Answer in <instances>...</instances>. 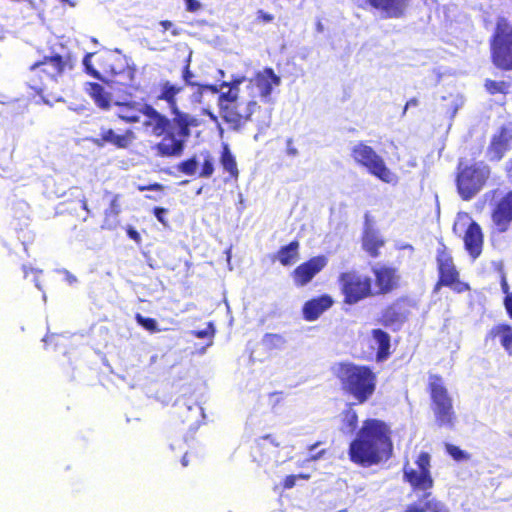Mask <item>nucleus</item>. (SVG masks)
I'll list each match as a JSON object with an SVG mask.
<instances>
[{
  "instance_id": "1",
  "label": "nucleus",
  "mask_w": 512,
  "mask_h": 512,
  "mask_svg": "<svg viewBox=\"0 0 512 512\" xmlns=\"http://www.w3.org/2000/svg\"><path fill=\"white\" fill-rule=\"evenodd\" d=\"M242 79H231L223 81L221 88H227V91L221 92L218 96V106L220 115L231 129L239 131L249 121H253L252 116L258 111L255 119L259 131L267 129L271 124L272 109L261 111L258 102L251 98L247 92H243Z\"/></svg>"
},
{
  "instance_id": "2",
  "label": "nucleus",
  "mask_w": 512,
  "mask_h": 512,
  "mask_svg": "<svg viewBox=\"0 0 512 512\" xmlns=\"http://www.w3.org/2000/svg\"><path fill=\"white\" fill-rule=\"evenodd\" d=\"M144 126H152V134L162 136L154 146L156 154L161 157H180L191 136V127L198 126V120L191 114H176L172 118L161 114L154 107L144 104Z\"/></svg>"
},
{
  "instance_id": "3",
  "label": "nucleus",
  "mask_w": 512,
  "mask_h": 512,
  "mask_svg": "<svg viewBox=\"0 0 512 512\" xmlns=\"http://www.w3.org/2000/svg\"><path fill=\"white\" fill-rule=\"evenodd\" d=\"M392 449L388 426L380 420L368 419L350 443L349 457L355 464L370 467L387 460Z\"/></svg>"
},
{
  "instance_id": "4",
  "label": "nucleus",
  "mask_w": 512,
  "mask_h": 512,
  "mask_svg": "<svg viewBox=\"0 0 512 512\" xmlns=\"http://www.w3.org/2000/svg\"><path fill=\"white\" fill-rule=\"evenodd\" d=\"M336 374L343 390L359 403L367 401L375 390V374L366 366L343 363L338 366Z\"/></svg>"
},
{
  "instance_id": "5",
  "label": "nucleus",
  "mask_w": 512,
  "mask_h": 512,
  "mask_svg": "<svg viewBox=\"0 0 512 512\" xmlns=\"http://www.w3.org/2000/svg\"><path fill=\"white\" fill-rule=\"evenodd\" d=\"M490 173V167L482 161L472 164L460 161L456 178L460 197L466 201L475 197L484 187Z\"/></svg>"
},
{
  "instance_id": "6",
  "label": "nucleus",
  "mask_w": 512,
  "mask_h": 512,
  "mask_svg": "<svg viewBox=\"0 0 512 512\" xmlns=\"http://www.w3.org/2000/svg\"><path fill=\"white\" fill-rule=\"evenodd\" d=\"M491 59L493 64L504 71L512 70V26L500 19L492 36Z\"/></svg>"
},
{
  "instance_id": "7",
  "label": "nucleus",
  "mask_w": 512,
  "mask_h": 512,
  "mask_svg": "<svg viewBox=\"0 0 512 512\" xmlns=\"http://www.w3.org/2000/svg\"><path fill=\"white\" fill-rule=\"evenodd\" d=\"M355 162L365 167L372 175L385 183H396L397 176L386 166L375 150L363 142H357L351 149Z\"/></svg>"
},
{
  "instance_id": "8",
  "label": "nucleus",
  "mask_w": 512,
  "mask_h": 512,
  "mask_svg": "<svg viewBox=\"0 0 512 512\" xmlns=\"http://www.w3.org/2000/svg\"><path fill=\"white\" fill-rule=\"evenodd\" d=\"M429 387L436 422L439 426L452 428L456 416L453 409L452 398L444 385L443 379L439 376H431L429 379Z\"/></svg>"
},
{
  "instance_id": "9",
  "label": "nucleus",
  "mask_w": 512,
  "mask_h": 512,
  "mask_svg": "<svg viewBox=\"0 0 512 512\" xmlns=\"http://www.w3.org/2000/svg\"><path fill=\"white\" fill-rule=\"evenodd\" d=\"M67 67L72 68L68 59L64 60L60 55L45 57L43 61L37 62L31 66V73L33 75H44V77H41V82L38 83L34 80H30L28 85L36 93L42 94L44 90L50 87V84L58 82V78Z\"/></svg>"
},
{
  "instance_id": "10",
  "label": "nucleus",
  "mask_w": 512,
  "mask_h": 512,
  "mask_svg": "<svg viewBox=\"0 0 512 512\" xmlns=\"http://www.w3.org/2000/svg\"><path fill=\"white\" fill-rule=\"evenodd\" d=\"M232 79H242L243 92H247L251 98H261L264 103H272L271 93L275 87L280 86L281 78L274 73L271 68H265L255 74L253 78L233 77Z\"/></svg>"
},
{
  "instance_id": "11",
  "label": "nucleus",
  "mask_w": 512,
  "mask_h": 512,
  "mask_svg": "<svg viewBox=\"0 0 512 512\" xmlns=\"http://www.w3.org/2000/svg\"><path fill=\"white\" fill-rule=\"evenodd\" d=\"M339 283L344 302L356 304L371 294V278L356 271L341 273Z\"/></svg>"
},
{
  "instance_id": "12",
  "label": "nucleus",
  "mask_w": 512,
  "mask_h": 512,
  "mask_svg": "<svg viewBox=\"0 0 512 512\" xmlns=\"http://www.w3.org/2000/svg\"><path fill=\"white\" fill-rule=\"evenodd\" d=\"M404 478L415 491H428L433 487V479L430 473V455L421 452L416 461L404 466Z\"/></svg>"
},
{
  "instance_id": "13",
  "label": "nucleus",
  "mask_w": 512,
  "mask_h": 512,
  "mask_svg": "<svg viewBox=\"0 0 512 512\" xmlns=\"http://www.w3.org/2000/svg\"><path fill=\"white\" fill-rule=\"evenodd\" d=\"M437 263L440 279L436 284L435 291H438L440 286L451 287L454 291L461 293L468 290V285L459 281V274L453 263V259L446 251V247L441 244L437 250Z\"/></svg>"
},
{
  "instance_id": "14",
  "label": "nucleus",
  "mask_w": 512,
  "mask_h": 512,
  "mask_svg": "<svg viewBox=\"0 0 512 512\" xmlns=\"http://www.w3.org/2000/svg\"><path fill=\"white\" fill-rule=\"evenodd\" d=\"M512 129L502 127L491 139L486 156L490 161H499L510 149Z\"/></svg>"
},
{
  "instance_id": "15",
  "label": "nucleus",
  "mask_w": 512,
  "mask_h": 512,
  "mask_svg": "<svg viewBox=\"0 0 512 512\" xmlns=\"http://www.w3.org/2000/svg\"><path fill=\"white\" fill-rule=\"evenodd\" d=\"M326 264V257L317 256L299 265L293 272L296 285L304 286L308 284L313 277L326 266Z\"/></svg>"
},
{
  "instance_id": "16",
  "label": "nucleus",
  "mask_w": 512,
  "mask_h": 512,
  "mask_svg": "<svg viewBox=\"0 0 512 512\" xmlns=\"http://www.w3.org/2000/svg\"><path fill=\"white\" fill-rule=\"evenodd\" d=\"M492 220L498 232L503 233L508 229L512 222V191L498 202L492 213Z\"/></svg>"
},
{
  "instance_id": "17",
  "label": "nucleus",
  "mask_w": 512,
  "mask_h": 512,
  "mask_svg": "<svg viewBox=\"0 0 512 512\" xmlns=\"http://www.w3.org/2000/svg\"><path fill=\"white\" fill-rule=\"evenodd\" d=\"M183 86L173 84L168 80L159 82L157 86V99L167 103L168 109L172 115L187 114L178 108L176 96L182 92Z\"/></svg>"
},
{
  "instance_id": "18",
  "label": "nucleus",
  "mask_w": 512,
  "mask_h": 512,
  "mask_svg": "<svg viewBox=\"0 0 512 512\" xmlns=\"http://www.w3.org/2000/svg\"><path fill=\"white\" fill-rule=\"evenodd\" d=\"M464 244L466 250L474 259L481 254L483 234L480 226L476 222H471L468 226L464 236Z\"/></svg>"
},
{
  "instance_id": "19",
  "label": "nucleus",
  "mask_w": 512,
  "mask_h": 512,
  "mask_svg": "<svg viewBox=\"0 0 512 512\" xmlns=\"http://www.w3.org/2000/svg\"><path fill=\"white\" fill-rule=\"evenodd\" d=\"M423 492V497L408 506L405 512H449V508L446 504L435 498H430V492Z\"/></svg>"
},
{
  "instance_id": "20",
  "label": "nucleus",
  "mask_w": 512,
  "mask_h": 512,
  "mask_svg": "<svg viewBox=\"0 0 512 512\" xmlns=\"http://www.w3.org/2000/svg\"><path fill=\"white\" fill-rule=\"evenodd\" d=\"M333 300L328 295L307 301L303 306V316L308 321L316 320L324 311L330 308Z\"/></svg>"
},
{
  "instance_id": "21",
  "label": "nucleus",
  "mask_w": 512,
  "mask_h": 512,
  "mask_svg": "<svg viewBox=\"0 0 512 512\" xmlns=\"http://www.w3.org/2000/svg\"><path fill=\"white\" fill-rule=\"evenodd\" d=\"M366 2L384 13L386 17L397 18L403 14L408 0H366Z\"/></svg>"
},
{
  "instance_id": "22",
  "label": "nucleus",
  "mask_w": 512,
  "mask_h": 512,
  "mask_svg": "<svg viewBox=\"0 0 512 512\" xmlns=\"http://www.w3.org/2000/svg\"><path fill=\"white\" fill-rule=\"evenodd\" d=\"M384 244L380 238L379 232L375 230L369 223L365 224V230L363 235V248L372 257L378 255V249Z\"/></svg>"
},
{
  "instance_id": "23",
  "label": "nucleus",
  "mask_w": 512,
  "mask_h": 512,
  "mask_svg": "<svg viewBox=\"0 0 512 512\" xmlns=\"http://www.w3.org/2000/svg\"><path fill=\"white\" fill-rule=\"evenodd\" d=\"M119 54L120 51L118 49L115 51L108 50L101 54L100 59L103 63V70L105 73L118 75V70L124 68V61Z\"/></svg>"
},
{
  "instance_id": "24",
  "label": "nucleus",
  "mask_w": 512,
  "mask_h": 512,
  "mask_svg": "<svg viewBox=\"0 0 512 512\" xmlns=\"http://www.w3.org/2000/svg\"><path fill=\"white\" fill-rule=\"evenodd\" d=\"M376 282L382 292L392 290L397 282L396 271L392 268L381 267L374 270Z\"/></svg>"
},
{
  "instance_id": "25",
  "label": "nucleus",
  "mask_w": 512,
  "mask_h": 512,
  "mask_svg": "<svg viewBox=\"0 0 512 512\" xmlns=\"http://www.w3.org/2000/svg\"><path fill=\"white\" fill-rule=\"evenodd\" d=\"M143 107L144 104H122L118 106L116 113L120 119L127 123H137L144 116Z\"/></svg>"
},
{
  "instance_id": "26",
  "label": "nucleus",
  "mask_w": 512,
  "mask_h": 512,
  "mask_svg": "<svg viewBox=\"0 0 512 512\" xmlns=\"http://www.w3.org/2000/svg\"><path fill=\"white\" fill-rule=\"evenodd\" d=\"M275 258L283 266L294 264L299 258V242L292 241L288 245L281 247Z\"/></svg>"
},
{
  "instance_id": "27",
  "label": "nucleus",
  "mask_w": 512,
  "mask_h": 512,
  "mask_svg": "<svg viewBox=\"0 0 512 512\" xmlns=\"http://www.w3.org/2000/svg\"><path fill=\"white\" fill-rule=\"evenodd\" d=\"M490 335L498 337L505 351L512 355V327L510 325L498 324L491 329Z\"/></svg>"
},
{
  "instance_id": "28",
  "label": "nucleus",
  "mask_w": 512,
  "mask_h": 512,
  "mask_svg": "<svg viewBox=\"0 0 512 512\" xmlns=\"http://www.w3.org/2000/svg\"><path fill=\"white\" fill-rule=\"evenodd\" d=\"M100 135L103 141L111 143L118 148H126L131 141L132 132L128 131L125 135H118L112 129H102Z\"/></svg>"
},
{
  "instance_id": "29",
  "label": "nucleus",
  "mask_w": 512,
  "mask_h": 512,
  "mask_svg": "<svg viewBox=\"0 0 512 512\" xmlns=\"http://www.w3.org/2000/svg\"><path fill=\"white\" fill-rule=\"evenodd\" d=\"M220 162L223 166V169L228 172L232 178L238 177L239 171L237 168V163L228 145H224L223 147Z\"/></svg>"
},
{
  "instance_id": "30",
  "label": "nucleus",
  "mask_w": 512,
  "mask_h": 512,
  "mask_svg": "<svg viewBox=\"0 0 512 512\" xmlns=\"http://www.w3.org/2000/svg\"><path fill=\"white\" fill-rule=\"evenodd\" d=\"M193 88H195V90L191 94V100L194 103H201L206 92H210L211 94H220L224 90V88H221V84L217 86L197 83Z\"/></svg>"
},
{
  "instance_id": "31",
  "label": "nucleus",
  "mask_w": 512,
  "mask_h": 512,
  "mask_svg": "<svg viewBox=\"0 0 512 512\" xmlns=\"http://www.w3.org/2000/svg\"><path fill=\"white\" fill-rule=\"evenodd\" d=\"M374 342L378 345V355L386 354L390 347L389 335L381 329H374L372 331Z\"/></svg>"
},
{
  "instance_id": "32",
  "label": "nucleus",
  "mask_w": 512,
  "mask_h": 512,
  "mask_svg": "<svg viewBox=\"0 0 512 512\" xmlns=\"http://www.w3.org/2000/svg\"><path fill=\"white\" fill-rule=\"evenodd\" d=\"M383 319L387 325L400 324L404 320V314L398 305H393L385 311Z\"/></svg>"
},
{
  "instance_id": "33",
  "label": "nucleus",
  "mask_w": 512,
  "mask_h": 512,
  "mask_svg": "<svg viewBox=\"0 0 512 512\" xmlns=\"http://www.w3.org/2000/svg\"><path fill=\"white\" fill-rule=\"evenodd\" d=\"M358 422L357 414L354 410L348 409L343 415L342 430L344 433L351 434L354 432Z\"/></svg>"
},
{
  "instance_id": "34",
  "label": "nucleus",
  "mask_w": 512,
  "mask_h": 512,
  "mask_svg": "<svg viewBox=\"0 0 512 512\" xmlns=\"http://www.w3.org/2000/svg\"><path fill=\"white\" fill-rule=\"evenodd\" d=\"M511 87L510 82L508 81H493L486 80L485 88L490 94H506Z\"/></svg>"
},
{
  "instance_id": "35",
  "label": "nucleus",
  "mask_w": 512,
  "mask_h": 512,
  "mask_svg": "<svg viewBox=\"0 0 512 512\" xmlns=\"http://www.w3.org/2000/svg\"><path fill=\"white\" fill-rule=\"evenodd\" d=\"M199 165H200V160L198 159L197 156H194L190 159H187V160L181 162L178 165V170L185 175L193 176L196 174Z\"/></svg>"
},
{
  "instance_id": "36",
  "label": "nucleus",
  "mask_w": 512,
  "mask_h": 512,
  "mask_svg": "<svg viewBox=\"0 0 512 512\" xmlns=\"http://www.w3.org/2000/svg\"><path fill=\"white\" fill-rule=\"evenodd\" d=\"M199 157L203 159L202 163L200 162V164L202 165V169L199 173V177H211V175L214 172L213 158L208 152H202Z\"/></svg>"
},
{
  "instance_id": "37",
  "label": "nucleus",
  "mask_w": 512,
  "mask_h": 512,
  "mask_svg": "<svg viewBox=\"0 0 512 512\" xmlns=\"http://www.w3.org/2000/svg\"><path fill=\"white\" fill-rule=\"evenodd\" d=\"M215 332H216V330H215L213 323L209 322L205 329L192 330L189 332V334H191L197 338L208 339L207 346H212Z\"/></svg>"
},
{
  "instance_id": "38",
  "label": "nucleus",
  "mask_w": 512,
  "mask_h": 512,
  "mask_svg": "<svg viewBox=\"0 0 512 512\" xmlns=\"http://www.w3.org/2000/svg\"><path fill=\"white\" fill-rule=\"evenodd\" d=\"M265 347L269 349H281L285 344V339L279 334H265L262 340Z\"/></svg>"
},
{
  "instance_id": "39",
  "label": "nucleus",
  "mask_w": 512,
  "mask_h": 512,
  "mask_svg": "<svg viewBox=\"0 0 512 512\" xmlns=\"http://www.w3.org/2000/svg\"><path fill=\"white\" fill-rule=\"evenodd\" d=\"M137 323L146 329L149 332L155 333L160 332L161 330L158 328V324L155 319L144 317L141 314H136Z\"/></svg>"
},
{
  "instance_id": "40",
  "label": "nucleus",
  "mask_w": 512,
  "mask_h": 512,
  "mask_svg": "<svg viewBox=\"0 0 512 512\" xmlns=\"http://www.w3.org/2000/svg\"><path fill=\"white\" fill-rule=\"evenodd\" d=\"M92 89H93V97L95 99L96 104L103 109L108 108L109 100L106 97L105 93L103 92L102 87L100 85L96 84L92 87Z\"/></svg>"
},
{
  "instance_id": "41",
  "label": "nucleus",
  "mask_w": 512,
  "mask_h": 512,
  "mask_svg": "<svg viewBox=\"0 0 512 512\" xmlns=\"http://www.w3.org/2000/svg\"><path fill=\"white\" fill-rule=\"evenodd\" d=\"M446 450L449 453V455L457 461L468 459L467 453L457 446H454L452 444H446Z\"/></svg>"
},
{
  "instance_id": "42",
  "label": "nucleus",
  "mask_w": 512,
  "mask_h": 512,
  "mask_svg": "<svg viewBox=\"0 0 512 512\" xmlns=\"http://www.w3.org/2000/svg\"><path fill=\"white\" fill-rule=\"evenodd\" d=\"M94 53H87L85 55V57L83 58V65L85 67V70L88 74H90L91 76L97 78V79H101L98 71H96L94 69V67L92 66V63H91V58L93 57Z\"/></svg>"
},
{
  "instance_id": "43",
  "label": "nucleus",
  "mask_w": 512,
  "mask_h": 512,
  "mask_svg": "<svg viewBox=\"0 0 512 512\" xmlns=\"http://www.w3.org/2000/svg\"><path fill=\"white\" fill-rule=\"evenodd\" d=\"M182 78L187 86L194 87L197 82H194L192 79L194 78V74L189 69V64L183 70Z\"/></svg>"
},
{
  "instance_id": "44",
  "label": "nucleus",
  "mask_w": 512,
  "mask_h": 512,
  "mask_svg": "<svg viewBox=\"0 0 512 512\" xmlns=\"http://www.w3.org/2000/svg\"><path fill=\"white\" fill-rule=\"evenodd\" d=\"M184 1L186 3V9L189 12H196L201 7L200 2L197 0H184Z\"/></svg>"
},
{
  "instance_id": "45",
  "label": "nucleus",
  "mask_w": 512,
  "mask_h": 512,
  "mask_svg": "<svg viewBox=\"0 0 512 512\" xmlns=\"http://www.w3.org/2000/svg\"><path fill=\"white\" fill-rule=\"evenodd\" d=\"M166 213H167V210H166V209H164V208L156 207V208L154 209V215H155V217L157 218V220H158L159 222H161V223H162V224H164V225L166 224V221H165V219H164V215H165Z\"/></svg>"
},
{
  "instance_id": "46",
  "label": "nucleus",
  "mask_w": 512,
  "mask_h": 512,
  "mask_svg": "<svg viewBox=\"0 0 512 512\" xmlns=\"http://www.w3.org/2000/svg\"><path fill=\"white\" fill-rule=\"evenodd\" d=\"M287 154L289 156H297L298 150L293 146L292 139L287 140Z\"/></svg>"
},
{
  "instance_id": "47",
  "label": "nucleus",
  "mask_w": 512,
  "mask_h": 512,
  "mask_svg": "<svg viewBox=\"0 0 512 512\" xmlns=\"http://www.w3.org/2000/svg\"><path fill=\"white\" fill-rule=\"evenodd\" d=\"M62 272H63V274L65 275V280L67 281V283H68L69 285H73V284L77 283V278H76V276H74L73 274H71V273H70L69 271H67V270H63Z\"/></svg>"
},
{
  "instance_id": "48",
  "label": "nucleus",
  "mask_w": 512,
  "mask_h": 512,
  "mask_svg": "<svg viewBox=\"0 0 512 512\" xmlns=\"http://www.w3.org/2000/svg\"><path fill=\"white\" fill-rule=\"evenodd\" d=\"M264 441H268L271 445L275 446V447H279L280 446V442L277 440V438L273 435H265L263 436L262 438Z\"/></svg>"
},
{
  "instance_id": "49",
  "label": "nucleus",
  "mask_w": 512,
  "mask_h": 512,
  "mask_svg": "<svg viewBox=\"0 0 512 512\" xmlns=\"http://www.w3.org/2000/svg\"><path fill=\"white\" fill-rule=\"evenodd\" d=\"M258 18L263 20L264 22H271L273 20V16L265 13L264 11H258Z\"/></svg>"
},
{
  "instance_id": "50",
  "label": "nucleus",
  "mask_w": 512,
  "mask_h": 512,
  "mask_svg": "<svg viewBox=\"0 0 512 512\" xmlns=\"http://www.w3.org/2000/svg\"><path fill=\"white\" fill-rule=\"evenodd\" d=\"M295 480H296L295 476H288L285 479V483H284L285 488H288V489L292 488L295 485Z\"/></svg>"
},
{
  "instance_id": "51",
  "label": "nucleus",
  "mask_w": 512,
  "mask_h": 512,
  "mask_svg": "<svg viewBox=\"0 0 512 512\" xmlns=\"http://www.w3.org/2000/svg\"><path fill=\"white\" fill-rule=\"evenodd\" d=\"M189 411H194L197 415L204 416L203 414V408L199 405H195L194 407L188 406Z\"/></svg>"
},
{
  "instance_id": "52",
  "label": "nucleus",
  "mask_w": 512,
  "mask_h": 512,
  "mask_svg": "<svg viewBox=\"0 0 512 512\" xmlns=\"http://www.w3.org/2000/svg\"><path fill=\"white\" fill-rule=\"evenodd\" d=\"M501 289H502L503 293H505V294H506V296H507L508 294H510V292H509V286H508V283H507V281H506V279H505V278H502V281H501Z\"/></svg>"
},
{
  "instance_id": "53",
  "label": "nucleus",
  "mask_w": 512,
  "mask_h": 512,
  "mask_svg": "<svg viewBox=\"0 0 512 512\" xmlns=\"http://www.w3.org/2000/svg\"><path fill=\"white\" fill-rule=\"evenodd\" d=\"M418 105V100L416 98H412L410 99L406 105H405V108H404V113L406 112V110L409 108V107H414V106H417Z\"/></svg>"
},
{
  "instance_id": "54",
  "label": "nucleus",
  "mask_w": 512,
  "mask_h": 512,
  "mask_svg": "<svg viewBox=\"0 0 512 512\" xmlns=\"http://www.w3.org/2000/svg\"><path fill=\"white\" fill-rule=\"evenodd\" d=\"M128 235L131 239L138 241L140 236L136 230L130 229L128 230Z\"/></svg>"
},
{
  "instance_id": "55",
  "label": "nucleus",
  "mask_w": 512,
  "mask_h": 512,
  "mask_svg": "<svg viewBox=\"0 0 512 512\" xmlns=\"http://www.w3.org/2000/svg\"><path fill=\"white\" fill-rule=\"evenodd\" d=\"M160 25L163 27L164 30H169L173 27V23L168 20L161 21Z\"/></svg>"
},
{
  "instance_id": "56",
  "label": "nucleus",
  "mask_w": 512,
  "mask_h": 512,
  "mask_svg": "<svg viewBox=\"0 0 512 512\" xmlns=\"http://www.w3.org/2000/svg\"><path fill=\"white\" fill-rule=\"evenodd\" d=\"M507 175L508 178L512 181V160L507 164Z\"/></svg>"
},
{
  "instance_id": "57",
  "label": "nucleus",
  "mask_w": 512,
  "mask_h": 512,
  "mask_svg": "<svg viewBox=\"0 0 512 512\" xmlns=\"http://www.w3.org/2000/svg\"><path fill=\"white\" fill-rule=\"evenodd\" d=\"M324 452H325L324 450H321L317 454L311 455L308 460H312V461L318 460L323 455Z\"/></svg>"
},
{
  "instance_id": "58",
  "label": "nucleus",
  "mask_w": 512,
  "mask_h": 512,
  "mask_svg": "<svg viewBox=\"0 0 512 512\" xmlns=\"http://www.w3.org/2000/svg\"><path fill=\"white\" fill-rule=\"evenodd\" d=\"M504 306L508 315L512 318V303H504Z\"/></svg>"
},
{
  "instance_id": "59",
  "label": "nucleus",
  "mask_w": 512,
  "mask_h": 512,
  "mask_svg": "<svg viewBox=\"0 0 512 512\" xmlns=\"http://www.w3.org/2000/svg\"><path fill=\"white\" fill-rule=\"evenodd\" d=\"M161 188H162V186H161L160 184H154V185H151V186H149V187H145V188H144V187H142V188H140V189H141V190H145V189H150V190H159V189H161Z\"/></svg>"
},
{
  "instance_id": "60",
  "label": "nucleus",
  "mask_w": 512,
  "mask_h": 512,
  "mask_svg": "<svg viewBox=\"0 0 512 512\" xmlns=\"http://www.w3.org/2000/svg\"><path fill=\"white\" fill-rule=\"evenodd\" d=\"M111 209L115 212V213H118V210H117V199L114 198L111 202Z\"/></svg>"
},
{
  "instance_id": "61",
  "label": "nucleus",
  "mask_w": 512,
  "mask_h": 512,
  "mask_svg": "<svg viewBox=\"0 0 512 512\" xmlns=\"http://www.w3.org/2000/svg\"><path fill=\"white\" fill-rule=\"evenodd\" d=\"M208 347H209V346H207V345H206V346H203V347H201L200 349H198V350H197L198 354H200V355L205 354V353H206V350H207V348H208Z\"/></svg>"
},
{
  "instance_id": "62",
  "label": "nucleus",
  "mask_w": 512,
  "mask_h": 512,
  "mask_svg": "<svg viewBox=\"0 0 512 512\" xmlns=\"http://www.w3.org/2000/svg\"><path fill=\"white\" fill-rule=\"evenodd\" d=\"M125 74H127L129 80L131 81L133 78V72L130 69H127L124 71Z\"/></svg>"
},
{
  "instance_id": "63",
  "label": "nucleus",
  "mask_w": 512,
  "mask_h": 512,
  "mask_svg": "<svg viewBox=\"0 0 512 512\" xmlns=\"http://www.w3.org/2000/svg\"><path fill=\"white\" fill-rule=\"evenodd\" d=\"M182 466L186 467L188 465L187 455L185 454L181 460Z\"/></svg>"
},
{
  "instance_id": "64",
  "label": "nucleus",
  "mask_w": 512,
  "mask_h": 512,
  "mask_svg": "<svg viewBox=\"0 0 512 512\" xmlns=\"http://www.w3.org/2000/svg\"><path fill=\"white\" fill-rule=\"evenodd\" d=\"M507 442L511 446V449H510L509 453L512 454V435L509 436V438L507 439Z\"/></svg>"
}]
</instances>
